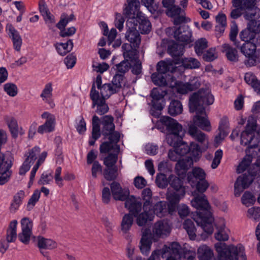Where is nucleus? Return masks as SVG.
<instances>
[{"instance_id": "61", "label": "nucleus", "mask_w": 260, "mask_h": 260, "mask_svg": "<svg viewBox=\"0 0 260 260\" xmlns=\"http://www.w3.org/2000/svg\"><path fill=\"white\" fill-rule=\"evenodd\" d=\"M248 217L255 220H259L260 218V207H253L248 210Z\"/></svg>"}, {"instance_id": "21", "label": "nucleus", "mask_w": 260, "mask_h": 260, "mask_svg": "<svg viewBox=\"0 0 260 260\" xmlns=\"http://www.w3.org/2000/svg\"><path fill=\"white\" fill-rule=\"evenodd\" d=\"M252 158H256L254 165L257 167H260V147L257 148L256 150H253L251 155L247 156V157L243 158V160L238 166L237 171L238 173H241L246 170L252 161Z\"/></svg>"}, {"instance_id": "9", "label": "nucleus", "mask_w": 260, "mask_h": 260, "mask_svg": "<svg viewBox=\"0 0 260 260\" xmlns=\"http://www.w3.org/2000/svg\"><path fill=\"white\" fill-rule=\"evenodd\" d=\"M257 127L256 120L253 118H249L245 126V129L241 135V144L248 145L249 148H255L257 147V139L255 138V132Z\"/></svg>"}, {"instance_id": "44", "label": "nucleus", "mask_w": 260, "mask_h": 260, "mask_svg": "<svg viewBox=\"0 0 260 260\" xmlns=\"http://www.w3.org/2000/svg\"><path fill=\"white\" fill-rule=\"evenodd\" d=\"M142 197L143 200V209L151 208L152 207V191L149 188L144 189L142 192Z\"/></svg>"}, {"instance_id": "35", "label": "nucleus", "mask_w": 260, "mask_h": 260, "mask_svg": "<svg viewBox=\"0 0 260 260\" xmlns=\"http://www.w3.org/2000/svg\"><path fill=\"white\" fill-rule=\"evenodd\" d=\"M184 46L175 42L169 44L168 53L172 57H179L183 54Z\"/></svg>"}, {"instance_id": "62", "label": "nucleus", "mask_w": 260, "mask_h": 260, "mask_svg": "<svg viewBox=\"0 0 260 260\" xmlns=\"http://www.w3.org/2000/svg\"><path fill=\"white\" fill-rule=\"evenodd\" d=\"M223 155L222 151L218 149L215 151L214 159L212 162L211 167L212 169H216L220 163V160Z\"/></svg>"}, {"instance_id": "54", "label": "nucleus", "mask_w": 260, "mask_h": 260, "mask_svg": "<svg viewBox=\"0 0 260 260\" xmlns=\"http://www.w3.org/2000/svg\"><path fill=\"white\" fill-rule=\"evenodd\" d=\"M184 195L185 194H182V192L180 191H175L167 195V199L170 204H178Z\"/></svg>"}, {"instance_id": "34", "label": "nucleus", "mask_w": 260, "mask_h": 260, "mask_svg": "<svg viewBox=\"0 0 260 260\" xmlns=\"http://www.w3.org/2000/svg\"><path fill=\"white\" fill-rule=\"evenodd\" d=\"M17 223L16 220H14L9 223L6 233V241L8 243L14 242L17 239Z\"/></svg>"}, {"instance_id": "10", "label": "nucleus", "mask_w": 260, "mask_h": 260, "mask_svg": "<svg viewBox=\"0 0 260 260\" xmlns=\"http://www.w3.org/2000/svg\"><path fill=\"white\" fill-rule=\"evenodd\" d=\"M183 137L179 140H174L176 142L175 145H170L174 147L177 150V151L181 156H183L186 154H189V156L194 157V161L199 160L201 156L202 151L200 146L194 143L191 142L188 145L186 142L182 141Z\"/></svg>"}, {"instance_id": "3", "label": "nucleus", "mask_w": 260, "mask_h": 260, "mask_svg": "<svg viewBox=\"0 0 260 260\" xmlns=\"http://www.w3.org/2000/svg\"><path fill=\"white\" fill-rule=\"evenodd\" d=\"M114 118L111 115H105L99 118L94 115L92 119L91 137L89 141V145L93 146L95 141L101 136L105 140L108 139L107 143H118L120 140V133L115 131Z\"/></svg>"}, {"instance_id": "20", "label": "nucleus", "mask_w": 260, "mask_h": 260, "mask_svg": "<svg viewBox=\"0 0 260 260\" xmlns=\"http://www.w3.org/2000/svg\"><path fill=\"white\" fill-rule=\"evenodd\" d=\"M22 232L18 235L19 240L25 244L29 243L32 235V222L28 218H23L21 221Z\"/></svg>"}, {"instance_id": "6", "label": "nucleus", "mask_w": 260, "mask_h": 260, "mask_svg": "<svg viewBox=\"0 0 260 260\" xmlns=\"http://www.w3.org/2000/svg\"><path fill=\"white\" fill-rule=\"evenodd\" d=\"M177 67L172 61H165L161 60L156 66L157 72L151 75V79L153 83L159 86H168L173 88L176 85L175 78L169 74L167 75L168 72L173 73L176 71Z\"/></svg>"}, {"instance_id": "13", "label": "nucleus", "mask_w": 260, "mask_h": 260, "mask_svg": "<svg viewBox=\"0 0 260 260\" xmlns=\"http://www.w3.org/2000/svg\"><path fill=\"white\" fill-rule=\"evenodd\" d=\"M167 94V91L162 90L160 88H154L151 92L152 107L151 114L155 117H158L160 112L164 108L165 101L164 96Z\"/></svg>"}, {"instance_id": "11", "label": "nucleus", "mask_w": 260, "mask_h": 260, "mask_svg": "<svg viewBox=\"0 0 260 260\" xmlns=\"http://www.w3.org/2000/svg\"><path fill=\"white\" fill-rule=\"evenodd\" d=\"M100 151L102 154H106L110 151L112 153H109L104 159V164L106 167H116L115 164L118 159V155L120 152V146L118 143H107L103 142L100 146Z\"/></svg>"}, {"instance_id": "60", "label": "nucleus", "mask_w": 260, "mask_h": 260, "mask_svg": "<svg viewBox=\"0 0 260 260\" xmlns=\"http://www.w3.org/2000/svg\"><path fill=\"white\" fill-rule=\"evenodd\" d=\"M4 90L11 96H15L17 94L18 89L14 83H8L4 85Z\"/></svg>"}, {"instance_id": "48", "label": "nucleus", "mask_w": 260, "mask_h": 260, "mask_svg": "<svg viewBox=\"0 0 260 260\" xmlns=\"http://www.w3.org/2000/svg\"><path fill=\"white\" fill-rule=\"evenodd\" d=\"M182 63L183 66L186 69H198L201 66V63L198 59L192 57L183 59Z\"/></svg>"}, {"instance_id": "4", "label": "nucleus", "mask_w": 260, "mask_h": 260, "mask_svg": "<svg viewBox=\"0 0 260 260\" xmlns=\"http://www.w3.org/2000/svg\"><path fill=\"white\" fill-rule=\"evenodd\" d=\"M141 232L140 249L143 254L147 255L152 243L157 242L164 236L168 235L171 232V228L167 221L160 220L153 225L152 231L149 228H143Z\"/></svg>"}, {"instance_id": "5", "label": "nucleus", "mask_w": 260, "mask_h": 260, "mask_svg": "<svg viewBox=\"0 0 260 260\" xmlns=\"http://www.w3.org/2000/svg\"><path fill=\"white\" fill-rule=\"evenodd\" d=\"M140 5V2L134 0L129 3L128 7L123 11V14L128 18L126 23L127 30L125 37L136 48H139L141 43V37L137 29L138 20L135 18Z\"/></svg>"}, {"instance_id": "63", "label": "nucleus", "mask_w": 260, "mask_h": 260, "mask_svg": "<svg viewBox=\"0 0 260 260\" xmlns=\"http://www.w3.org/2000/svg\"><path fill=\"white\" fill-rule=\"evenodd\" d=\"M215 50L213 48H210L205 53L203 54V58L205 61H212L217 58L215 53Z\"/></svg>"}, {"instance_id": "59", "label": "nucleus", "mask_w": 260, "mask_h": 260, "mask_svg": "<svg viewBox=\"0 0 260 260\" xmlns=\"http://www.w3.org/2000/svg\"><path fill=\"white\" fill-rule=\"evenodd\" d=\"M103 167L98 161H94L91 167V175L93 178H96L98 174H102Z\"/></svg>"}, {"instance_id": "50", "label": "nucleus", "mask_w": 260, "mask_h": 260, "mask_svg": "<svg viewBox=\"0 0 260 260\" xmlns=\"http://www.w3.org/2000/svg\"><path fill=\"white\" fill-rule=\"evenodd\" d=\"M124 79V75L118 73H116L113 77L111 84L114 88L117 90V92L122 88Z\"/></svg>"}, {"instance_id": "17", "label": "nucleus", "mask_w": 260, "mask_h": 260, "mask_svg": "<svg viewBox=\"0 0 260 260\" xmlns=\"http://www.w3.org/2000/svg\"><path fill=\"white\" fill-rule=\"evenodd\" d=\"M169 30H172L174 38L178 41L189 44L192 42V32L188 25L183 24L179 26L177 29L168 28Z\"/></svg>"}, {"instance_id": "33", "label": "nucleus", "mask_w": 260, "mask_h": 260, "mask_svg": "<svg viewBox=\"0 0 260 260\" xmlns=\"http://www.w3.org/2000/svg\"><path fill=\"white\" fill-rule=\"evenodd\" d=\"M169 184L175 191H180L182 194H185V187L183 186V180L175 175H170Z\"/></svg>"}, {"instance_id": "7", "label": "nucleus", "mask_w": 260, "mask_h": 260, "mask_svg": "<svg viewBox=\"0 0 260 260\" xmlns=\"http://www.w3.org/2000/svg\"><path fill=\"white\" fill-rule=\"evenodd\" d=\"M215 248L218 253L217 260H247L245 249L242 245L235 246L227 245L224 243L218 242L215 244Z\"/></svg>"}, {"instance_id": "37", "label": "nucleus", "mask_w": 260, "mask_h": 260, "mask_svg": "<svg viewBox=\"0 0 260 260\" xmlns=\"http://www.w3.org/2000/svg\"><path fill=\"white\" fill-rule=\"evenodd\" d=\"M198 256L199 260H210L213 256V253L209 247L204 245L199 247Z\"/></svg>"}, {"instance_id": "2", "label": "nucleus", "mask_w": 260, "mask_h": 260, "mask_svg": "<svg viewBox=\"0 0 260 260\" xmlns=\"http://www.w3.org/2000/svg\"><path fill=\"white\" fill-rule=\"evenodd\" d=\"M209 187L208 182L205 180L199 181L196 184V190L192 192L193 199L191 201L192 206L198 210L193 217V220L208 235L214 231L213 223L214 218L210 211L211 207L203 193Z\"/></svg>"}, {"instance_id": "23", "label": "nucleus", "mask_w": 260, "mask_h": 260, "mask_svg": "<svg viewBox=\"0 0 260 260\" xmlns=\"http://www.w3.org/2000/svg\"><path fill=\"white\" fill-rule=\"evenodd\" d=\"M110 187L112 197L115 200L125 201L129 196L128 190L122 189L118 182H113Z\"/></svg>"}, {"instance_id": "43", "label": "nucleus", "mask_w": 260, "mask_h": 260, "mask_svg": "<svg viewBox=\"0 0 260 260\" xmlns=\"http://www.w3.org/2000/svg\"><path fill=\"white\" fill-rule=\"evenodd\" d=\"M256 34L251 30L248 26L245 29L242 30L239 34L241 40L246 42H254Z\"/></svg>"}, {"instance_id": "15", "label": "nucleus", "mask_w": 260, "mask_h": 260, "mask_svg": "<svg viewBox=\"0 0 260 260\" xmlns=\"http://www.w3.org/2000/svg\"><path fill=\"white\" fill-rule=\"evenodd\" d=\"M256 174L248 172L239 176L234 184V194L236 197H239L243 190L249 187L253 181Z\"/></svg>"}, {"instance_id": "27", "label": "nucleus", "mask_w": 260, "mask_h": 260, "mask_svg": "<svg viewBox=\"0 0 260 260\" xmlns=\"http://www.w3.org/2000/svg\"><path fill=\"white\" fill-rule=\"evenodd\" d=\"M151 208L143 209L144 211L139 213L138 215L134 216L136 218V222L139 226H145L148 221L153 220L154 215L150 212Z\"/></svg>"}, {"instance_id": "31", "label": "nucleus", "mask_w": 260, "mask_h": 260, "mask_svg": "<svg viewBox=\"0 0 260 260\" xmlns=\"http://www.w3.org/2000/svg\"><path fill=\"white\" fill-rule=\"evenodd\" d=\"M206 173L200 168H194L191 172L187 174V179L189 182L193 183L195 181H202L205 179Z\"/></svg>"}, {"instance_id": "14", "label": "nucleus", "mask_w": 260, "mask_h": 260, "mask_svg": "<svg viewBox=\"0 0 260 260\" xmlns=\"http://www.w3.org/2000/svg\"><path fill=\"white\" fill-rule=\"evenodd\" d=\"M90 98L92 101V108H94L96 106V113L102 115L108 112L109 108L106 103V100L104 98H100L99 92L95 89L94 84L92 85Z\"/></svg>"}, {"instance_id": "16", "label": "nucleus", "mask_w": 260, "mask_h": 260, "mask_svg": "<svg viewBox=\"0 0 260 260\" xmlns=\"http://www.w3.org/2000/svg\"><path fill=\"white\" fill-rule=\"evenodd\" d=\"M12 166V158L9 156L3 158L0 154V185H4L10 179L12 171L10 170Z\"/></svg>"}, {"instance_id": "18", "label": "nucleus", "mask_w": 260, "mask_h": 260, "mask_svg": "<svg viewBox=\"0 0 260 260\" xmlns=\"http://www.w3.org/2000/svg\"><path fill=\"white\" fill-rule=\"evenodd\" d=\"M40 148L36 146L30 149L27 153L25 154L26 157L22 165L19 169V174L23 175L30 169V166L34 163L37 159L38 155L40 153Z\"/></svg>"}, {"instance_id": "47", "label": "nucleus", "mask_w": 260, "mask_h": 260, "mask_svg": "<svg viewBox=\"0 0 260 260\" xmlns=\"http://www.w3.org/2000/svg\"><path fill=\"white\" fill-rule=\"evenodd\" d=\"M208 47V42L205 38H201L197 41L194 45V50L198 56L203 54L204 50Z\"/></svg>"}, {"instance_id": "46", "label": "nucleus", "mask_w": 260, "mask_h": 260, "mask_svg": "<svg viewBox=\"0 0 260 260\" xmlns=\"http://www.w3.org/2000/svg\"><path fill=\"white\" fill-rule=\"evenodd\" d=\"M56 122L45 121V122L40 125L37 129L38 133L43 134L44 133H50L55 130Z\"/></svg>"}, {"instance_id": "40", "label": "nucleus", "mask_w": 260, "mask_h": 260, "mask_svg": "<svg viewBox=\"0 0 260 260\" xmlns=\"http://www.w3.org/2000/svg\"><path fill=\"white\" fill-rule=\"evenodd\" d=\"M25 196L23 190L19 191L13 197V200L10 205V210L15 212L17 210L22 203Z\"/></svg>"}, {"instance_id": "30", "label": "nucleus", "mask_w": 260, "mask_h": 260, "mask_svg": "<svg viewBox=\"0 0 260 260\" xmlns=\"http://www.w3.org/2000/svg\"><path fill=\"white\" fill-rule=\"evenodd\" d=\"M134 217L130 213H126L122 217L120 230L123 234H127L134 223Z\"/></svg>"}, {"instance_id": "8", "label": "nucleus", "mask_w": 260, "mask_h": 260, "mask_svg": "<svg viewBox=\"0 0 260 260\" xmlns=\"http://www.w3.org/2000/svg\"><path fill=\"white\" fill-rule=\"evenodd\" d=\"M161 123L166 127L169 132L167 136V141L169 145H175L176 143L174 140H179L184 135V131L181 124L174 119L166 116L160 119Z\"/></svg>"}, {"instance_id": "28", "label": "nucleus", "mask_w": 260, "mask_h": 260, "mask_svg": "<svg viewBox=\"0 0 260 260\" xmlns=\"http://www.w3.org/2000/svg\"><path fill=\"white\" fill-rule=\"evenodd\" d=\"M216 228L217 232L215 234V238L219 241H225L229 239V235L225 230L224 220L223 219H220L219 223H216Z\"/></svg>"}, {"instance_id": "32", "label": "nucleus", "mask_w": 260, "mask_h": 260, "mask_svg": "<svg viewBox=\"0 0 260 260\" xmlns=\"http://www.w3.org/2000/svg\"><path fill=\"white\" fill-rule=\"evenodd\" d=\"M37 245L40 249L52 250L57 247V244L52 239H46L43 237L39 236L38 237Z\"/></svg>"}, {"instance_id": "53", "label": "nucleus", "mask_w": 260, "mask_h": 260, "mask_svg": "<svg viewBox=\"0 0 260 260\" xmlns=\"http://www.w3.org/2000/svg\"><path fill=\"white\" fill-rule=\"evenodd\" d=\"M167 249L168 254L180 257L181 254V246L177 242H173L169 247H166Z\"/></svg>"}, {"instance_id": "25", "label": "nucleus", "mask_w": 260, "mask_h": 260, "mask_svg": "<svg viewBox=\"0 0 260 260\" xmlns=\"http://www.w3.org/2000/svg\"><path fill=\"white\" fill-rule=\"evenodd\" d=\"M139 8H138V12L136 13L135 18L138 20L137 29L141 34H147L151 29L150 22L145 17H141V12L139 11Z\"/></svg>"}, {"instance_id": "52", "label": "nucleus", "mask_w": 260, "mask_h": 260, "mask_svg": "<svg viewBox=\"0 0 260 260\" xmlns=\"http://www.w3.org/2000/svg\"><path fill=\"white\" fill-rule=\"evenodd\" d=\"M40 194L41 191L38 189L34 191L27 204V210L28 211H30L34 208L37 202H38L40 198Z\"/></svg>"}, {"instance_id": "42", "label": "nucleus", "mask_w": 260, "mask_h": 260, "mask_svg": "<svg viewBox=\"0 0 260 260\" xmlns=\"http://www.w3.org/2000/svg\"><path fill=\"white\" fill-rule=\"evenodd\" d=\"M153 213L158 217H161L167 213V203L165 201H159L153 206Z\"/></svg>"}, {"instance_id": "51", "label": "nucleus", "mask_w": 260, "mask_h": 260, "mask_svg": "<svg viewBox=\"0 0 260 260\" xmlns=\"http://www.w3.org/2000/svg\"><path fill=\"white\" fill-rule=\"evenodd\" d=\"M116 70L117 73L124 75L127 72L131 67V64L127 59H124L121 61L119 63L115 65Z\"/></svg>"}, {"instance_id": "29", "label": "nucleus", "mask_w": 260, "mask_h": 260, "mask_svg": "<svg viewBox=\"0 0 260 260\" xmlns=\"http://www.w3.org/2000/svg\"><path fill=\"white\" fill-rule=\"evenodd\" d=\"M222 52L225 53L227 59L233 62L238 61V53L236 48H233L229 44H224L222 45Z\"/></svg>"}, {"instance_id": "39", "label": "nucleus", "mask_w": 260, "mask_h": 260, "mask_svg": "<svg viewBox=\"0 0 260 260\" xmlns=\"http://www.w3.org/2000/svg\"><path fill=\"white\" fill-rule=\"evenodd\" d=\"M183 228L187 233L191 240H194L196 237V229L193 221L187 219L183 223Z\"/></svg>"}, {"instance_id": "1", "label": "nucleus", "mask_w": 260, "mask_h": 260, "mask_svg": "<svg viewBox=\"0 0 260 260\" xmlns=\"http://www.w3.org/2000/svg\"><path fill=\"white\" fill-rule=\"evenodd\" d=\"M214 101V96L209 89H200L189 97V111L191 113L196 112V115L192 119L193 123L189 125L187 134L199 143H203L205 141L206 135L199 130L197 126L203 131H211V123L208 118L204 105H211L213 104Z\"/></svg>"}, {"instance_id": "12", "label": "nucleus", "mask_w": 260, "mask_h": 260, "mask_svg": "<svg viewBox=\"0 0 260 260\" xmlns=\"http://www.w3.org/2000/svg\"><path fill=\"white\" fill-rule=\"evenodd\" d=\"M240 52L245 56L244 63L246 67L255 66L260 63V54L254 42L244 43L240 47Z\"/></svg>"}, {"instance_id": "64", "label": "nucleus", "mask_w": 260, "mask_h": 260, "mask_svg": "<svg viewBox=\"0 0 260 260\" xmlns=\"http://www.w3.org/2000/svg\"><path fill=\"white\" fill-rule=\"evenodd\" d=\"M247 26L256 35L260 32V20H252L249 21Z\"/></svg>"}, {"instance_id": "22", "label": "nucleus", "mask_w": 260, "mask_h": 260, "mask_svg": "<svg viewBox=\"0 0 260 260\" xmlns=\"http://www.w3.org/2000/svg\"><path fill=\"white\" fill-rule=\"evenodd\" d=\"M125 207L132 216H137L142 210V203L139 199L131 196L125 200Z\"/></svg>"}, {"instance_id": "49", "label": "nucleus", "mask_w": 260, "mask_h": 260, "mask_svg": "<svg viewBox=\"0 0 260 260\" xmlns=\"http://www.w3.org/2000/svg\"><path fill=\"white\" fill-rule=\"evenodd\" d=\"M8 127L12 136L14 138L18 137V126L17 120L13 117H10L7 120Z\"/></svg>"}, {"instance_id": "45", "label": "nucleus", "mask_w": 260, "mask_h": 260, "mask_svg": "<svg viewBox=\"0 0 260 260\" xmlns=\"http://www.w3.org/2000/svg\"><path fill=\"white\" fill-rule=\"evenodd\" d=\"M117 167H106L103 171V175L107 181L115 180L118 176Z\"/></svg>"}, {"instance_id": "58", "label": "nucleus", "mask_w": 260, "mask_h": 260, "mask_svg": "<svg viewBox=\"0 0 260 260\" xmlns=\"http://www.w3.org/2000/svg\"><path fill=\"white\" fill-rule=\"evenodd\" d=\"M142 3L152 14L158 11V5L154 3V0H142Z\"/></svg>"}, {"instance_id": "38", "label": "nucleus", "mask_w": 260, "mask_h": 260, "mask_svg": "<svg viewBox=\"0 0 260 260\" xmlns=\"http://www.w3.org/2000/svg\"><path fill=\"white\" fill-rule=\"evenodd\" d=\"M73 46L72 40L70 39L66 43H57L55 47L58 53L60 55L64 56L72 50Z\"/></svg>"}, {"instance_id": "56", "label": "nucleus", "mask_w": 260, "mask_h": 260, "mask_svg": "<svg viewBox=\"0 0 260 260\" xmlns=\"http://www.w3.org/2000/svg\"><path fill=\"white\" fill-rule=\"evenodd\" d=\"M165 8L167 9L166 14L169 17L173 18L181 13V9L179 6L175 5V3L168 7Z\"/></svg>"}, {"instance_id": "24", "label": "nucleus", "mask_w": 260, "mask_h": 260, "mask_svg": "<svg viewBox=\"0 0 260 260\" xmlns=\"http://www.w3.org/2000/svg\"><path fill=\"white\" fill-rule=\"evenodd\" d=\"M6 30L8 31V34L12 40L14 48L17 51H19L22 45V40L19 32L11 24L7 25Z\"/></svg>"}, {"instance_id": "19", "label": "nucleus", "mask_w": 260, "mask_h": 260, "mask_svg": "<svg viewBox=\"0 0 260 260\" xmlns=\"http://www.w3.org/2000/svg\"><path fill=\"white\" fill-rule=\"evenodd\" d=\"M201 85V82L198 77H192L190 78L187 82L185 83L180 82L178 83L176 81V85L175 86L176 88L178 93L181 94H186L189 91L197 89Z\"/></svg>"}, {"instance_id": "36", "label": "nucleus", "mask_w": 260, "mask_h": 260, "mask_svg": "<svg viewBox=\"0 0 260 260\" xmlns=\"http://www.w3.org/2000/svg\"><path fill=\"white\" fill-rule=\"evenodd\" d=\"M183 106L181 102L178 100H172L168 107V113L172 116H176L182 113Z\"/></svg>"}, {"instance_id": "41", "label": "nucleus", "mask_w": 260, "mask_h": 260, "mask_svg": "<svg viewBox=\"0 0 260 260\" xmlns=\"http://www.w3.org/2000/svg\"><path fill=\"white\" fill-rule=\"evenodd\" d=\"M116 93H117V90L114 88L111 83H105L103 85L101 92L99 94L100 98H104L106 100L111 95Z\"/></svg>"}, {"instance_id": "26", "label": "nucleus", "mask_w": 260, "mask_h": 260, "mask_svg": "<svg viewBox=\"0 0 260 260\" xmlns=\"http://www.w3.org/2000/svg\"><path fill=\"white\" fill-rule=\"evenodd\" d=\"M194 157L186 156L179 159L176 164L175 169L178 175H183L193 165Z\"/></svg>"}, {"instance_id": "57", "label": "nucleus", "mask_w": 260, "mask_h": 260, "mask_svg": "<svg viewBox=\"0 0 260 260\" xmlns=\"http://www.w3.org/2000/svg\"><path fill=\"white\" fill-rule=\"evenodd\" d=\"M155 181L158 186L162 188H166L169 183L166 175L162 173L157 175Z\"/></svg>"}, {"instance_id": "55", "label": "nucleus", "mask_w": 260, "mask_h": 260, "mask_svg": "<svg viewBox=\"0 0 260 260\" xmlns=\"http://www.w3.org/2000/svg\"><path fill=\"white\" fill-rule=\"evenodd\" d=\"M241 201L244 205L248 207L254 203L255 198L251 192L246 191L243 194Z\"/></svg>"}]
</instances>
